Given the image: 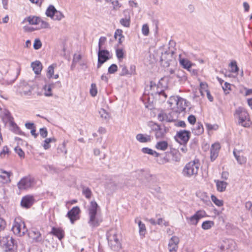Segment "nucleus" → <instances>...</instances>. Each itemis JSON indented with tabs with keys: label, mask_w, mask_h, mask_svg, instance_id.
I'll return each mask as SVG.
<instances>
[{
	"label": "nucleus",
	"mask_w": 252,
	"mask_h": 252,
	"mask_svg": "<svg viewBox=\"0 0 252 252\" xmlns=\"http://www.w3.org/2000/svg\"><path fill=\"white\" fill-rule=\"evenodd\" d=\"M99 209V206L95 201H91L88 206V212L89 220L88 223L92 227L98 226L102 220L97 216V212Z\"/></svg>",
	"instance_id": "obj_1"
},
{
	"label": "nucleus",
	"mask_w": 252,
	"mask_h": 252,
	"mask_svg": "<svg viewBox=\"0 0 252 252\" xmlns=\"http://www.w3.org/2000/svg\"><path fill=\"white\" fill-rule=\"evenodd\" d=\"M199 160L195 159L186 164L182 170L183 175L187 178L195 177L198 175L200 168Z\"/></svg>",
	"instance_id": "obj_2"
},
{
	"label": "nucleus",
	"mask_w": 252,
	"mask_h": 252,
	"mask_svg": "<svg viewBox=\"0 0 252 252\" xmlns=\"http://www.w3.org/2000/svg\"><path fill=\"white\" fill-rule=\"evenodd\" d=\"M234 115L239 119V125L245 127H250L251 125L249 115L244 108H238L235 111Z\"/></svg>",
	"instance_id": "obj_3"
},
{
	"label": "nucleus",
	"mask_w": 252,
	"mask_h": 252,
	"mask_svg": "<svg viewBox=\"0 0 252 252\" xmlns=\"http://www.w3.org/2000/svg\"><path fill=\"white\" fill-rule=\"evenodd\" d=\"M169 103L172 110L177 112L178 114L186 109V100L181 97H171Z\"/></svg>",
	"instance_id": "obj_4"
},
{
	"label": "nucleus",
	"mask_w": 252,
	"mask_h": 252,
	"mask_svg": "<svg viewBox=\"0 0 252 252\" xmlns=\"http://www.w3.org/2000/svg\"><path fill=\"white\" fill-rule=\"evenodd\" d=\"M12 230L13 233L18 236H22L28 232L25 222L20 217L15 219Z\"/></svg>",
	"instance_id": "obj_5"
},
{
	"label": "nucleus",
	"mask_w": 252,
	"mask_h": 252,
	"mask_svg": "<svg viewBox=\"0 0 252 252\" xmlns=\"http://www.w3.org/2000/svg\"><path fill=\"white\" fill-rule=\"evenodd\" d=\"M178 118V114L173 110L168 112H161L158 114V119L160 122H171Z\"/></svg>",
	"instance_id": "obj_6"
},
{
	"label": "nucleus",
	"mask_w": 252,
	"mask_h": 252,
	"mask_svg": "<svg viewBox=\"0 0 252 252\" xmlns=\"http://www.w3.org/2000/svg\"><path fill=\"white\" fill-rule=\"evenodd\" d=\"M207 216V214L204 210H200L196 212L193 215L187 217L186 219L189 224L196 226L200 219Z\"/></svg>",
	"instance_id": "obj_7"
},
{
	"label": "nucleus",
	"mask_w": 252,
	"mask_h": 252,
	"mask_svg": "<svg viewBox=\"0 0 252 252\" xmlns=\"http://www.w3.org/2000/svg\"><path fill=\"white\" fill-rule=\"evenodd\" d=\"M34 184V179L31 176H27L22 178L17 186L20 189H26L32 187Z\"/></svg>",
	"instance_id": "obj_8"
},
{
	"label": "nucleus",
	"mask_w": 252,
	"mask_h": 252,
	"mask_svg": "<svg viewBox=\"0 0 252 252\" xmlns=\"http://www.w3.org/2000/svg\"><path fill=\"white\" fill-rule=\"evenodd\" d=\"M48 17L54 21H60L64 18L63 13L57 10L53 5L48 6Z\"/></svg>",
	"instance_id": "obj_9"
},
{
	"label": "nucleus",
	"mask_w": 252,
	"mask_h": 252,
	"mask_svg": "<svg viewBox=\"0 0 252 252\" xmlns=\"http://www.w3.org/2000/svg\"><path fill=\"white\" fill-rule=\"evenodd\" d=\"M173 51H165L164 53H162L160 57L161 64L163 66L168 67L169 66L170 62L173 61Z\"/></svg>",
	"instance_id": "obj_10"
},
{
	"label": "nucleus",
	"mask_w": 252,
	"mask_h": 252,
	"mask_svg": "<svg viewBox=\"0 0 252 252\" xmlns=\"http://www.w3.org/2000/svg\"><path fill=\"white\" fill-rule=\"evenodd\" d=\"M190 137V132L186 130H182L177 132L175 136L176 140L181 144H186Z\"/></svg>",
	"instance_id": "obj_11"
},
{
	"label": "nucleus",
	"mask_w": 252,
	"mask_h": 252,
	"mask_svg": "<svg viewBox=\"0 0 252 252\" xmlns=\"http://www.w3.org/2000/svg\"><path fill=\"white\" fill-rule=\"evenodd\" d=\"M111 58L109 52L106 50L100 49L98 51L97 67L101 65Z\"/></svg>",
	"instance_id": "obj_12"
},
{
	"label": "nucleus",
	"mask_w": 252,
	"mask_h": 252,
	"mask_svg": "<svg viewBox=\"0 0 252 252\" xmlns=\"http://www.w3.org/2000/svg\"><path fill=\"white\" fill-rule=\"evenodd\" d=\"M81 212L79 207H73L66 214V217L69 219L71 223L73 224L74 222L79 219V214Z\"/></svg>",
	"instance_id": "obj_13"
},
{
	"label": "nucleus",
	"mask_w": 252,
	"mask_h": 252,
	"mask_svg": "<svg viewBox=\"0 0 252 252\" xmlns=\"http://www.w3.org/2000/svg\"><path fill=\"white\" fill-rule=\"evenodd\" d=\"M180 240L176 236H172L169 240L168 249L169 252H177L178 249V245Z\"/></svg>",
	"instance_id": "obj_14"
},
{
	"label": "nucleus",
	"mask_w": 252,
	"mask_h": 252,
	"mask_svg": "<svg viewBox=\"0 0 252 252\" xmlns=\"http://www.w3.org/2000/svg\"><path fill=\"white\" fill-rule=\"evenodd\" d=\"M3 242L4 243V245L5 247L6 250L5 251H14L16 248V246L15 245L14 243V240L12 237H7L5 238H4L3 240Z\"/></svg>",
	"instance_id": "obj_15"
},
{
	"label": "nucleus",
	"mask_w": 252,
	"mask_h": 252,
	"mask_svg": "<svg viewBox=\"0 0 252 252\" xmlns=\"http://www.w3.org/2000/svg\"><path fill=\"white\" fill-rule=\"evenodd\" d=\"M12 175L11 172H7L0 169V183L7 184L11 182L10 177Z\"/></svg>",
	"instance_id": "obj_16"
},
{
	"label": "nucleus",
	"mask_w": 252,
	"mask_h": 252,
	"mask_svg": "<svg viewBox=\"0 0 252 252\" xmlns=\"http://www.w3.org/2000/svg\"><path fill=\"white\" fill-rule=\"evenodd\" d=\"M34 202V198L32 196L26 195L24 196L21 201V205L23 207L29 208Z\"/></svg>",
	"instance_id": "obj_17"
},
{
	"label": "nucleus",
	"mask_w": 252,
	"mask_h": 252,
	"mask_svg": "<svg viewBox=\"0 0 252 252\" xmlns=\"http://www.w3.org/2000/svg\"><path fill=\"white\" fill-rule=\"evenodd\" d=\"M220 148V145L218 143H216L212 144L210 151V158L211 161L215 160L217 158Z\"/></svg>",
	"instance_id": "obj_18"
},
{
	"label": "nucleus",
	"mask_w": 252,
	"mask_h": 252,
	"mask_svg": "<svg viewBox=\"0 0 252 252\" xmlns=\"http://www.w3.org/2000/svg\"><path fill=\"white\" fill-rule=\"evenodd\" d=\"M241 151L234 149L233 151V155L236 159L237 162L240 164H244L247 161V158L241 155Z\"/></svg>",
	"instance_id": "obj_19"
},
{
	"label": "nucleus",
	"mask_w": 252,
	"mask_h": 252,
	"mask_svg": "<svg viewBox=\"0 0 252 252\" xmlns=\"http://www.w3.org/2000/svg\"><path fill=\"white\" fill-rule=\"evenodd\" d=\"M31 67L36 74H40L42 68V64L38 61L32 62L31 63Z\"/></svg>",
	"instance_id": "obj_20"
},
{
	"label": "nucleus",
	"mask_w": 252,
	"mask_h": 252,
	"mask_svg": "<svg viewBox=\"0 0 252 252\" xmlns=\"http://www.w3.org/2000/svg\"><path fill=\"white\" fill-rule=\"evenodd\" d=\"M51 233L58 237L60 240L64 237V232L60 228L53 227Z\"/></svg>",
	"instance_id": "obj_21"
},
{
	"label": "nucleus",
	"mask_w": 252,
	"mask_h": 252,
	"mask_svg": "<svg viewBox=\"0 0 252 252\" xmlns=\"http://www.w3.org/2000/svg\"><path fill=\"white\" fill-rule=\"evenodd\" d=\"M136 139L140 143H146L151 140V136L147 134L139 133L136 135Z\"/></svg>",
	"instance_id": "obj_22"
},
{
	"label": "nucleus",
	"mask_w": 252,
	"mask_h": 252,
	"mask_svg": "<svg viewBox=\"0 0 252 252\" xmlns=\"http://www.w3.org/2000/svg\"><path fill=\"white\" fill-rule=\"evenodd\" d=\"M216 183L217 189L219 192H223L225 190L228 184L222 181L215 180Z\"/></svg>",
	"instance_id": "obj_23"
},
{
	"label": "nucleus",
	"mask_w": 252,
	"mask_h": 252,
	"mask_svg": "<svg viewBox=\"0 0 252 252\" xmlns=\"http://www.w3.org/2000/svg\"><path fill=\"white\" fill-rule=\"evenodd\" d=\"M107 240L109 244L112 243L114 241H119L117 238V233L115 230H111L107 235Z\"/></svg>",
	"instance_id": "obj_24"
},
{
	"label": "nucleus",
	"mask_w": 252,
	"mask_h": 252,
	"mask_svg": "<svg viewBox=\"0 0 252 252\" xmlns=\"http://www.w3.org/2000/svg\"><path fill=\"white\" fill-rule=\"evenodd\" d=\"M135 222L137 223L139 226V232L140 236L144 237L146 232V228L145 225L140 220H138V218L135 219Z\"/></svg>",
	"instance_id": "obj_25"
},
{
	"label": "nucleus",
	"mask_w": 252,
	"mask_h": 252,
	"mask_svg": "<svg viewBox=\"0 0 252 252\" xmlns=\"http://www.w3.org/2000/svg\"><path fill=\"white\" fill-rule=\"evenodd\" d=\"M172 156V160L173 161L178 162L181 160L182 155L179 151L176 149H172L170 151Z\"/></svg>",
	"instance_id": "obj_26"
},
{
	"label": "nucleus",
	"mask_w": 252,
	"mask_h": 252,
	"mask_svg": "<svg viewBox=\"0 0 252 252\" xmlns=\"http://www.w3.org/2000/svg\"><path fill=\"white\" fill-rule=\"evenodd\" d=\"M57 64L54 63L48 66V78L57 79L59 77V74L54 75V69L57 67Z\"/></svg>",
	"instance_id": "obj_27"
},
{
	"label": "nucleus",
	"mask_w": 252,
	"mask_h": 252,
	"mask_svg": "<svg viewBox=\"0 0 252 252\" xmlns=\"http://www.w3.org/2000/svg\"><path fill=\"white\" fill-rule=\"evenodd\" d=\"M27 21L31 25H38L40 23H42L41 26L43 24L42 20L40 18L36 16H29L27 18Z\"/></svg>",
	"instance_id": "obj_28"
},
{
	"label": "nucleus",
	"mask_w": 252,
	"mask_h": 252,
	"mask_svg": "<svg viewBox=\"0 0 252 252\" xmlns=\"http://www.w3.org/2000/svg\"><path fill=\"white\" fill-rule=\"evenodd\" d=\"M168 146V144L166 141H161L157 143L155 147L157 149L161 151H165Z\"/></svg>",
	"instance_id": "obj_29"
},
{
	"label": "nucleus",
	"mask_w": 252,
	"mask_h": 252,
	"mask_svg": "<svg viewBox=\"0 0 252 252\" xmlns=\"http://www.w3.org/2000/svg\"><path fill=\"white\" fill-rule=\"evenodd\" d=\"M9 64L6 61L0 62V72L2 75L6 74L8 70Z\"/></svg>",
	"instance_id": "obj_30"
},
{
	"label": "nucleus",
	"mask_w": 252,
	"mask_h": 252,
	"mask_svg": "<svg viewBox=\"0 0 252 252\" xmlns=\"http://www.w3.org/2000/svg\"><path fill=\"white\" fill-rule=\"evenodd\" d=\"M32 90L33 88L32 86L27 85L22 89L20 93L22 95L29 96L32 94Z\"/></svg>",
	"instance_id": "obj_31"
},
{
	"label": "nucleus",
	"mask_w": 252,
	"mask_h": 252,
	"mask_svg": "<svg viewBox=\"0 0 252 252\" xmlns=\"http://www.w3.org/2000/svg\"><path fill=\"white\" fill-rule=\"evenodd\" d=\"M28 236L32 240L38 241L39 240L41 234L38 231L31 230L28 232Z\"/></svg>",
	"instance_id": "obj_32"
},
{
	"label": "nucleus",
	"mask_w": 252,
	"mask_h": 252,
	"mask_svg": "<svg viewBox=\"0 0 252 252\" xmlns=\"http://www.w3.org/2000/svg\"><path fill=\"white\" fill-rule=\"evenodd\" d=\"M204 128L202 125L200 123H197L196 126L192 129V132L195 135H199L203 133Z\"/></svg>",
	"instance_id": "obj_33"
},
{
	"label": "nucleus",
	"mask_w": 252,
	"mask_h": 252,
	"mask_svg": "<svg viewBox=\"0 0 252 252\" xmlns=\"http://www.w3.org/2000/svg\"><path fill=\"white\" fill-rule=\"evenodd\" d=\"M114 37L115 39L118 38V42L120 44H122L123 41V39L124 38L122 30L117 29L115 32Z\"/></svg>",
	"instance_id": "obj_34"
},
{
	"label": "nucleus",
	"mask_w": 252,
	"mask_h": 252,
	"mask_svg": "<svg viewBox=\"0 0 252 252\" xmlns=\"http://www.w3.org/2000/svg\"><path fill=\"white\" fill-rule=\"evenodd\" d=\"M180 63L184 68L189 69L192 66L191 63L187 59H181L180 60Z\"/></svg>",
	"instance_id": "obj_35"
},
{
	"label": "nucleus",
	"mask_w": 252,
	"mask_h": 252,
	"mask_svg": "<svg viewBox=\"0 0 252 252\" xmlns=\"http://www.w3.org/2000/svg\"><path fill=\"white\" fill-rule=\"evenodd\" d=\"M214 225V222L211 220H206L203 222L201 227L204 230L211 229Z\"/></svg>",
	"instance_id": "obj_36"
},
{
	"label": "nucleus",
	"mask_w": 252,
	"mask_h": 252,
	"mask_svg": "<svg viewBox=\"0 0 252 252\" xmlns=\"http://www.w3.org/2000/svg\"><path fill=\"white\" fill-rule=\"evenodd\" d=\"M166 133V129L165 127H162L158 132L155 133V137L157 139L163 138Z\"/></svg>",
	"instance_id": "obj_37"
},
{
	"label": "nucleus",
	"mask_w": 252,
	"mask_h": 252,
	"mask_svg": "<svg viewBox=\"0 0 252 252\" xmlns=\"http://www.w3.org/2000/svg\"><path fill=\"white\" fill-rule=\"evenodd\" d=\"M82 193L87 199L91 198L92 195V192L91 189L85 186L82 187Z\"/></svg>",
	"instance_id": "obj_38"
},
{
	"label": "nucleus",
	"mask_w": 252,
	"mask_h": 252,
	"mask_svg": "<svg viewBox=\"0 0 252 252\" xmlns=\"http://www.w3.org/2000/svg\"><path fill=\"white\" fill-rule=\"evenodd\" d=\"M66 141H63V142L60 145L58 149L57 152L59 154H63L65 155L67 153V149H66Z\"/></svg>",
	"instance_id": "obj_39"
},
{
	"label": "nucleus",
	"mask_w": 252,
	"mask_h": 252,
	"mask_svg": "<svg viewBox=\"0 0 252 252\" xmlns=\"http://www.w3.org/2000/svg\"><path fill=\"white\" fill-rule=\"evenodd\" d=\"M149 126L151 128V130L154 131L155 133L162 127L158 124L152 122L149 123Z\"/></svg>",
	"instance_id": "obj_40"
},
{
	"label": "nucleus",
	"mask_w": 252,
	"mask_h": 252,
	"mask_svg": "<svg viewBox=\"0 0 252 252\" xmlns=\"http://www.w3.org/2000/svg\"><path fill=\"white\" fill-rule=\"evenodd\" d=\"M211 200L214 204L217 206L220 207L223 205V202L222 200L219 199L214 195H212L211 196Z\"/></svg>",
	"instance_id": "obj_41"
},
{
	"label": "nucleus",
	"mask_w": 252,
	"mask_h": 252,
	"mask_svg": "<svg viewBox=\"0 0 252 252\" xmlns=\"http://www.w3.org/2000/svg\"><path fill=\"white\" fill-rule=\"evenodd\" d=\"M200 92L201 95H204V93L207 92V91H209L207 89L208 85L205 82H201L200 83Z\"/></svg>",
	"instance_id": "obj_42"
},
{
	"label": "nucleus",
	"mask_w": 252,
	"mask_h": 252,
	"mask_svg": "<svg viewBox=\"0 0 252 252\" xmlns=\"http://www.w3.org/2000/svg\"><path fill=\"white\" fill-rule=\"evenodd\" d=\"M101 118L104 120H108L109 118V114L104 109L101 108L99 111Z\"/></svg>",
	"instance_id": "obj_43"
},
{
	"label": "nucleus",
	"mask_w": 252,
	"mask_h": 252,
	"mask_svg": "<svg viewBox=\"0 0 252 252\" xmlns=\"http://www.w3.org/2000/svg\"><path fill=\"white\" fill-rule=\"evenodd\" d=\"M120 22L123 26L127 28L129 27L130 26V18H122L120 20Z\"/></svg>",
	"instance_id": "obj_44"
},
{
	"label": "nucleus",
	"mask_w": 252,
	"mask_h": 252,
	"mask_svg": "<svg viewBox=\"0 0 252 252\" xmlns=\"http://www.w3.org/2000/svg\"><path fill=\"white\" fill-rule=\"evenodd\" d=\"M81 59V56L79 54H75L73 57L72 64L71 65V69L75 65L76 63L79 62Z\"/></svg>",
	"instance_id": "obj_45"
},
{
	"label": "nucleus",
	"mask_w": 252,
	"mask_h": 252,
	"mask_svg": "<svg viewBox=\"0 0 252 252\" xmlns=\"http://www.w3.org/2000/svg\"><path fill=\"white\" fill-rule=\"evenodd\" d=\"M120 67L122 69L121 76L129 75L128 69L125 65H120Z\"/></svg>",
	"instance_id": "obj_46"
},
{
	"label": "nucleus",
	"mask_w": 252,
	"mask_h": 252,
	"mask_svg": "<svg viewBox=\"0 0 252 252\" xmlns=\"http://www.w3.org/2000/svg\"><path fill=\"white\" fill-rule=\"evenodd\" d=\"M90 94L92 96H95L97 94V90L96 86L95 84H92L91 87L90 89Z\"/></svg>",
	"instance_id": "obj_47"
},
{
	"label": "nucleus",
	"mask_w": 252,
	"mask_h": 252,
	"mask_svg": "<svg viewBox=\"0 0 252 252\" xmlns=\"http://www.w3.org/2000/svg\"><path fill=\"white\" fill-rule=\"evenodd\" d=\"M230 66L231 69V72L236 73L238 71L239 68L237 65V63L235 61H232L230 63Z\"/></svg>",
	"instance_id": "obj_48"
},
{
	"label": "nucleus",
	"mask_w": 252,
	"mask_h": 252,
	"mask_svg": "<svg viewBox=\"0 0 252 252\" xmlns=\"http://www.w3.org/2000/svg\"><path fill=\"white\" fill-rule=\"evenodd\" d=\"M116 56L119 61L124 58V52L122 49H117L116 50Z\"/></svg>",
	"instance_id": "obj_49"
},
{
	"label": "nucleus",
	"mask_w": 252,
	"mask_h": 252,
	"mask_svg": "<svg viewBox=\"0 0 252 252\" xmlns=\"http://www.w3.org/2000/svg\"><path fill=\"white\" fill-rule=\"evenodd\" d=\"M142 34L145 36L148 35L149 33V26L147 24H144L142 27Z\"/></svg>",
	"instance_id": "obj_50"
},
{
	"label": "nucleus",
	"mask_w": 252,
	"mask_h": 252,
	"mask_svg": "<svg viewBox=\"0 0 252 252\" xmlns=\"http://www.w3.org/2000/svg\"><path fill=\"white\" fill-rule=\"evenodd\" d=\"M109 245H110L112 248L114 250H118L121 247V244L119 241L116 242L114 241L112 243L110 244Z\"/></svg>",
	"instance_id": "obj_51"
},
{
	"label": "nucleus",
	"mask_w": 252,
	"mask_h": 252,
	"mask_svg": "<svg viewBox=\"0 0 252 252\" xmlns=\"http://www.w3.org/2000/svg\"><path fill=\"white\" fill-rule=\"evenodd\" d=\"M15 152L19 155L20 158L25 157V153L21 148L16 147L15 148Z\"/></svg>",
	"instance_id": "obj_52"
},
{
	"label": "nucleus",
	"mask_w": 252,
	"mask_h": 252,
	"mask_svg": "<svg viewBox=\"0 0 252 252\" xmlns=\"http://www.w3.org/2000/svg\"><path fill=\"white\" fill-rule=\"evenodd\" d=\"M118 69V67L116 64H112L108 69V71L110 74L114 73L115 72L117 71Z\"/></svg>",
	"instance_id": "obj_53"
},
{
	"label": "nucleus",
	"mask_w": 252,
	"mask_h": 252,
	"mask_svg": "<svg viewBox=\"0 0 252 252\" xmlns=\"http://www.w3.org/2000/svg\"><path fill=\"white\" fill-rule=\"evenodd\" d=\"M106 37L104 36H101L99 38L98 42V50L101 49L102 46L106 41Z\"/></svg>",
	"instance_id": "obj_54"
},
{
	"label": "nucleus",
	"mask_w": 252,
	"mask_h": 252,
	"mask_svg": "<svg viewBox=\"0 0 252 252\" xmlns=\"http://www.w3.org/2000/svg\"><path fill=\"white\" fill-rule=\"evenodd\" d=\"M41 45L40 40L38 39H36L33 44V48L35 50H38L41 48Z\"/></svg>",
	"instance_id": "obj_55"
},
{
	"label": "nucleus",
	"mask_w": 252,
	"mask_h": 252,
	"mask_svg": "<svg viewBox=\"0 0 252 252\" xmlns=\"http://www.w3.org/2000/svg\"><path fill=\"white\" fill-rule=\"evenodd\" d=\"M9 149L7 146H5L3 147L2 150L0 153V156L1 158H3L5 157L6 154H8L9 153Z\"/></svg>",
	"instance_id": "obj_56"
},
{
	"label": "nucleus",
	"mask_w": 252,
	"mask_h": 252,
	"mask_svg": "<svg viewBox=\"0 0 252 252\" xmlns=\"http://www.w3.org/2000/svg\"><path fill=\"white\" fill-rule=\"evenodd\" d=\"M39 134L42 138H45L47 136V131L46 127L41 128L39 130Z\"/></svg>",
	"instance_id": "obj_57"
},
{
	"label": "nucleus",
	"mask_w": 252,
	"mask_h": 252,
	"mask_svg": "<svg viewBox=\"0 0 252 252\" xmlns=\"http://www.w3.org/2000/svg\"><path fill=\"white\" fill-rule=\"evenodd\" d=\"M141 151L144 154H147L152 155V154H153V152L154 150H153L152 149H150L149 148L145 147V148H143L141 149Z\"/></svg>",
	"instance_id": "obj_58"
},
{
	"label": "nucleus",
	"mask_w": 252,
	"mask_h": 252,
	"mask_svg": "<svg viewBox=\"0 0 252 252\" xmlns=\"http://www.w3.org/2000/svg\"><path fill=\"white\" fill-rule=\"evenodd\" d=\"M129 75H134L136 74V67L134 65H131L128 70Z\"/></svg>",
	"instance_id": "obj_59"
},
{
	"label": "nucleus",
	"mask_w": 252,
	"mask_h": 252,
	"mask_svg": "<svg viewBox=\"0 0 252 252\" xmlns=\"http://www.w3.org/2000/svg\"><path fill=\"white\" fill-rule=\"evenodd\" d=\"M188 120L191 125L194 124L196 121L195 117L192 115H190L188 117Z\"/></svg>",
	"instance_id": "obj_60"
},
{
	"label": "nucleus",
	"mask_w": 252,
	"mask_h": 252,
	"mask_svg": "<svg viewBox=\"0 0 252 252\" xmlns=\"http://www.w3.org/2000/svg\"><path fill=\"white\" fill-rule=\"evenodd\" d=\"M6 226V222L2 218H0V232L3 230Z\"/></svg>",
	"instance_id": "obj_61"
},
{
	"label": "nucleus",
	"mask_w": 252,
	"mask_h": 252,
	"mask_svg": "<svg viewBox=\"0 0 252 252\" xmlns=\"http://www.w3.org/2000/svg\"><path fill=\"white\" fill-rule=\"evenodd\" d=\"M4 117L6 120L8 122H11L12 118L11 116L10 113L9 111H6L4 113Z\"/></svg>",
	"instance_id": "obj_62"
},
{
	"label": "nucleus",
	"mask_w": 252,
	"mask_h": 252,
	"mask_svg": "<svg viewBox=\"0 0 252 252\" xmlns=\"http://www.w3.org/2000/svg\"><path fill=\"white\" fill-rule=\"evenodd\" d=\"M207 128L209 130H217L218 128V126L217 125H211V124H207L206 125Z\"/></svg>",
	"instance_id": "obj_63"
},
{
	"label": "nucleus",
	"mask_w": 252,
	"mask_h": 252,
	"mask_svg": "<svg viewBox=\"0 0 252 252\" xmlns=\"http://www.w3.org/2000/svg\"><path fill=\"white\" fill-rule=\"evenodd\" d=\"M29 252H41V251L36 246H33L32 247Z\"/></svg>",
	"instance_id": "obj_64"
}]
</instances>
